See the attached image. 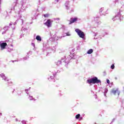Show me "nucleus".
Here are the masks:
<instances>
[{
	"instance_id": "3",
	"label": "nucleus",
	"mask_w": 124,
	"mask_h": 124,
	"mask_svg": "<svg viewBox=\"0 0 124 124\" xmlns=\"http://www.w3.org/2000/svg\"><path fill=\"white\" fill-rule=\"evenodd\" d=\"M44 25H46L47 27V28H50L52 25V22L51 21V19H48L46 23H44Z\"/></svg>"
},
{
	"instance_id": "1",
	"label": "nucleus",
	"mask_w": 124,
	"mask_h": 124,
	"mask_svg": "<svg viewBox=\"0 0 124 124\" xmlns=\"http://www.w3.org/2000/svg\"><path fill=\"white\" fill-rule=\"evenodd\" d=\"M87 82L89 84H99V83H101L100 80L98 79L96 77L90 79H88Z\"/></svg>"
},
{
	"instance_id": "14",
	"label": "nucleus",
	"mask_w": 124,
	"mask_h": 124,
	"mask_svg": "<svg viewBox=\"0 0 124 124\" xmlns=\"http://www.w3.org/2000/svg\"><path fill=\"white\" fill-rule=\"evenodd\" d=\"M101 12H102V11H104V10H105V9H104V8H101Z\"/></svg>"
},
{
	"instance_id": "5",
	"label": "nucleus",
	"mask_w": 124,
	"mask_h": 124,
	"mask_svg": "<svg viewBox=\"0 0 124 124\" xmlns=\"http://www.w3.org/2000/svg\"><path fill=\"white\" fill-rule=\"evenodd\" d=\"M6 46H7V44L6 43H2L0 44L1 49H5Z\"/></svg>"
},
{
	"instance_id": "4",
	"label": "nucleus",
	"mask_w": 124,
	"mask_h": 124,
	"mask_svg": "<svg viewBox=\"0 0 124 124\" xmlns=\"http://www.w3.org/2000/svg\"><path fill=\"white\" fill-rule=\"evenodd\" d=\"M112 93H113V94H116L117 93H118V95L120 94V92H119V89H117L116 90L112 89Z\"/></svg>"
},
{
	"instance_id": "16",
	"label": "nucleus",
	"mask_w": 124,
	"mask_h": 124,
	"mask_svg": "<svg viewBox=\"0 0 124 124\" xmlns=\"http://www.w3.org/2000/svg\"><path fill=\"white\" fill-rule=\"evenodd\" d=\"M1 76V77H2V78H3L4 76V75H2Z\"/></svg>"
},
{
	"instance_id": "7",
	"label": "nucleus",
	"mask_w": 124,
	"mask_h": 124,
	"mask_svg": "<svg viewBox=\"0 0 124 124\" xmlns=\"http://www.w3.org/2000/svg\"><path fill=\"white\" fill-rule=\"evenodd\" d=\"M36 39L37 40H38V41H41L42 39H41V37H40V36L39 35H37L36 37Z\"/></svg>"
},
{
	"instance_id": "17",
	"label": "nucleus",
	"mask_w": 124,
	"mask_h": 124,
	"mask_svg": "<svg viewBox=\"0 0 124 124\" xmlns=\"http://www.w3.org/2000/svg\"><path fill=\"white\" fill-rule=\"evenodd\" d=\"M50 78H53V76H50Z\"/></svg>"
},
{
	"instance_id": "15",
	"label": "nucleus",
	"mask_w": 124,
	"mask_h": 124,
	"mask_svg": "<svg viewBox=\"0 0 124 124\" xmlns=\"http://www.w3.org/2000/svg\"><path fill=\"white\" fill-rule=\"evenodd\" d=\"M107 82L108 83V84H110V80H109V79H107Z\"/></svg>"
},
{
	"instance_id": "11",
	"label": "nucleus",
	"mask_w": 124,
	"mask_h": 124,
	"mask_svg": "<svg viewBox=\"0 0 124 124\" xmlns=\"http://www.w3.org/2000/svg\"><path fill=\"white\" fill-rule=\"evenodd\" d=\"M110 68L111 69H114V68H115V65H114V64H112V65L110 67Z\"/></svg>"
},
{
	"instance_id": "10",
	"label": "nucleus",
	"mask_w": 124,
	"mask_h": 124,
	"mask_svg": "<svg viewBox=\"0 0 124 124\" xmlns=\"http://www.w3.org/2000/svg\"><path fill=\"white\" fill-rule=\"evenodd\" d=\"M44 16L45 18H48V17H49V14H45Z\"/></svg>"
},
{
	"instance_id": "8",
	"label": "nucleus",
	"mask_w": 124,
	"mask_h": 124,
	"mask_svg": "<svg viewBox=\"0 0 124 124\" xmlns=\"http://www.w3.org/2000/svg\"><path fill=\"white\" fill-rule=\"evenodd\" d=\"M93 52V49H90L87 51V54H92Z\"/></svg>"
},
{
	"instance_id": "2",
	"label": "nucleus",
	"mask_w": 124,
	"mask_h": 124,
	"mask_svg": "<svg viewBox=\"0 0 124 124\" xmlns=\"http://www.w3.org/2000/svg\"><path fill=\"white\" fill-rule=\"evenodd\" d=\"M75 31L77 32L78 35L80 37V38H85V33L82 31L78 29H76Z\"/></svg>"
},
{
	"instance_id": "6",
	"label": "nucleus",
	"mask_w": 124,
	"mask_h": 124,
	"mask_svg": "<svg viewBox=\"0 0 124 124\" xmlns=\"http://www.w3.org/2000/svg\"><path fill=\"white\" fill-rule=\"evenodd\" d=\"M78 20V18L77 17L74 18H71V20L70 21V24H73V23H75Z\"/></svg>"
},
{
	"instance_id": "13",
	"label": "nucleus",
	"mask_w": 124,
	"mask_h": 124,
	"mask_svg": "<svg viewBox=\"0 0 124 124\" xmlns=\"http://www.w3.org/2000/svg\"><path fill=\"white\" fill-rule=\"evenodd\" d=\"M66 35L67 36H70V33H69V32H67V33H66Z\"/></svg>"
},
{
	"instance_id": "12",
	"label": "nucleus",
	"mask_w": 124,
	"mask_h": 124,
	"mask_svg": "<svg viewBox=\"0 0 124 124\" xmlns=\"http://www.w3.org/2000/svg\"><path fill=\"white\" fill-rule=\"evenodd\" d=\"M29 99H30V100H32V99H33V97L32 96H29Z\"/></svg>"
},
{
	"instance_id": "9",
	"label": "nucleus",
	"mask_w": 124,
	"mask_h": 124,
	"mask_svg": "<svg viewBox=\"0 0 124 124\" xmlns=\"http://www.w3.org/2000/svg\"><path fill=\"white\" fill-rule=\"evenodd\" d=\"M80 114H78V115H77L76 116V119H77V120H78V119H79V118H80Z\"/></svg>"
},
{
	"instance_id": "18",
	"label": "nucleus",
	"mask_w": 124,
	"mask_h": 124,
	"mask_svg": "<svg viewBox=\"0 0 124 124\" xmlns=\"http://www.w3.org/2000/svg\"><path fill=\"white\" fill-rule=\"evenodd\" d=\"M53 77H55V75H53Z\"/></svg>"
},
{
	"instance_id": "19",
	"label": "nucleus",
	"mask_w": 124,
	"mask_h": 124,
	"mask_svg": "<svg viewBox=\"0 0 124 124\" xmlns=\"http://www.w3.org/2000/svg\"><path fill=\"white\" fill-rule=\"evenodd\" d=\"M80 119L82 120V118H81Z\"/></svg>"
}]
</instances>
